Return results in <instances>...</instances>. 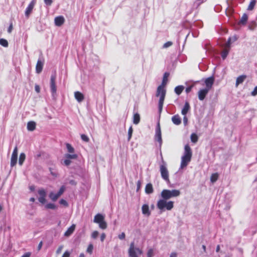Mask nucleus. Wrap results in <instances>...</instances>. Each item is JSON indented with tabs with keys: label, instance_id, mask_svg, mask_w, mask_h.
<instances>
[{
	"label": "nucleus",
	"instance_id": "a211bd4d",
	"mask_svg": "<svg viewBox=\"0 0 257 257\" xmlns=\"http://www.w3.org/2000/svg\"><path fill=\"white\" fill-rule=\"evenodd\" d=\"M155 140L157 142H159L160 144H162V140L161 136V132L160 127H159L158 129L157 130L155 135Z\"/></svg>",
	"mask_w": 257,
	"mask_h": 257
},
{
	"label": "nucleus",
	"instance_id": "58836bf2",
	"mask_svg": "<svg viewBox=\"0 0 257 257\" xmlns=\"http://www.w3.org/2000/svg\"><path fill=\"white\" fill-rule=\"evenodd\" d=\"M133 132V129L132 126L130 127L128 130V141H130L132 138Z\"/></svg>",
	"mask_w": 257,
	"mask_h": 257
},
{
	"label": "nucleus",
	"instance_id": "bf43d9fd",
	"mask_svg": "<svg viewBox=\"0 0 257 257\" xmlns=\"http://www.w3.org/2000/svg\"><path fill=\"white\" fill-rule=\"evenodd\" d=\"M192 86H190L189 87H187L186 88V93H189L191 91V89H192Z\"/></svg>",
	"mask_w": 257,
	"mask_h": 257
},
{
	"label": "nucleus",
	"instance_id": "bb28decb",
	"mask_svg": "<svg viewBox=\"0 0 257 257\" xmlns=\"http://www.w3.org/2000/svg\"><path fill=\"white\" fill-rule=\"evenodd\" d=\"M17 159H18L17 156H15V155H12L11 159V167H14L16 165L17 162Z\"/></svg>",
	"mask_w": 257,
	"mask_h": 257
},
{
	"label": "nucleus",
	"instance_id": "20e7f679",
	"mask_svg": "<svg viewBox=\"0 0 257 257\" xmlns=\"http://www.w3.org/2000/svg\"><path fill=\"white\" fill-rule=\"evenodd\" d=\"M180 195V191L178 190L164 189L161 192V197L164 200H168L172 197H177Z\"/></svg>",
	"mask_w": 257,
	"mask_h": 257
},
{
	"label": "nucleus",
	"instance_id": "e433bc0d",
	"mask_svg": "<svg viewBox=\"0 0 257 257\" xmlns=\"http://www.w3.org/2000/svg\"><path fill=\"white\" fill-rule=\"evenodd\" d=\"M0 44L5 47L8 46V42L7 40L4 39H0Z\"/></svg>",
	"mask_w": 257,
	"mask_h": 257
},
{
	"label": "nucleus",
	"instance_id": "49530a36",
	"mask_svg": "<svg viewBox=\"0 0 257 257\" xmlns=\"http://www.w3.org/2000/svg\"><path fill=\"white\" fill-rule=\"evenodd\" d=\"M173 44L172 42H170V41H168L166 43H165L164 44V46H163V47L164 48H168L171 46H172V45Z\"/></svg>",
	"mask_w": 257,
	"mask_h": 257
},
{
	"label": "nucleus",
	"instance_id": "ea45409f",
	"mask_svg": "<svg viewBox=\"0 0 257 257\" xmlns=\"http://www.w3.org/2000/svg\"><path fill=\"white\" fill-rule=\"evenodd\" d=\"M81 138L85 142L87 143L89 141V138L86 135H85L84 134H82L81 135Z\"/></svg>",
	"mask_w": 257,
	"mask_h": 257
},
{
	"label": "nucleus",
	"instance_id": "f257e3e1",
	"mask_svg": "<svg viewBox=\"0 0 257 257\" xmlns=\"http://www.w3.org/2000/svg\"><path fill=\"white\" fill-rule=\"evenodd\" d=\"M170 74L168 72H165L164 74L162 84L159 85L157 90L156 96L160 97L158 104L159 113H161L163 107L164 101L166 96V90L164 87L167 83L168 78Z\"/></svg>",
	"mask_w": 257,
	"mask_h": 257
},
{
	"label": "nucleus",
	"instance_id": "052dcab7",
	"mask_svg": "<svg viewBox=\"0 0 257 257\" xmlns=\"http://www.w3.org/2000/svg\"><path fill=\"white\" fill-rule=\"evenodd\" d=\"M35 88V90L37 92H38V93L40 92V87L39 85H36Z\"/></svg>",
	"mask_w": 257,
	"mask_h": 257
},
{
	"label": "nucleus",
	"instance_id": "5701e85b",
	"mask_svg": "<svg viewBox=\"0 0 257 257\" xmlns=\"http://www.w3.org/2000/svg\"><path fill=\"white\" fill-rule=\"evenodd\" d=\"M36 123L31 121L28 122L27 129L29 131H33L36 129Z\"/></svg>",
	"mask_w": 257,
	"mask_h": 257
},
{
	"label": "nucleus",
	"instance_id": "2f4dec72",
	"mask_svg": "<svg viewBox=\"0 0 257 257\" xmlns=\"http://www.w3.org/2000/svg\"><path fill=\"white\" fill-rule=\"evenodd\" d=\"M190 138L191 142L193 143H196L198 140V137L197 135L195 133H193L191 134Z\"/></svg>",
	"mask_w": 257,
	"mask_h": 257
},
{
	"label": "nucleus",
	"instance_id": "393cba45",
	"mask_svg": "<svg viewBox=\"0 0 257 257\" xmlns=\"http://www.w3.org/2000/svg\"><path fill=\"white\" fill-rule=\"evenodd\" d=\"M184 89V87L183 85H179L175 87V92L177 95H180Z\"/></svg>",
	"mask_w": 257,
	"mask_h": 257
},
{
	"label": "nucleus",
	"instance_id": "4c0bfd02",
	"mask_svg": "<svg viewBox=\"0 0 257 257\" xmlns=\"http://www.w3.org/2000/svg\"><path fill=\"white\" fill-rule=\"evenodd\" d=\"M93 249V246L92 244H89L88 246V247L87 248V252L89 253V254H92V251Z\"/></svg>",
	"mask_w": 257,
	"mask_h": 257
},
{
	"label": "nucleus",
	"instance_id": "0e129e2a",
	"mask_svg": "<svg viewBox=\"0 0 257 257\" xmlns=\"http://www.w3.org/2000/svg\"><path fill=\"white\" fill-rule=\"evenodd\" d=\"M49 170H50V173H51V175H53V176H55V177H57V174L56 173H54V172H52V168H50L49 169Z\"/></svg>",
	"mask_w": 257,
	"mask_h": 257
},
{
	"label": "nucleus",
	"instance_id": "6e6d98bb",
	"mask_svg": "<svg viewBox=\"0 0 257 257\" xmlns=\"http://www.w3.org/2000/svg\"><path fill=\"white\" fill-rule=\"evenodd\" d=\"M31 255V252H27L25 253L21 257H30Z\"/></svg>",
	"mask_w": 257,
	"mask_h": 257
},
{
	"label": "nucleus",
	"instance_id": "5fc2aeb1",
	"mask_svg": "<svg viewBox=\"0 0 257 257\" xmlns=\"http://www.w3.org/2000/svg\"><path fill=\"white\" fill-rule=\"evenodd\" d=\"M12 155L17 156H18V148L16 147L14 149V151L12 153Z\"/></svg>",
	"mask_w": 257,
	"mask_h": 257
},
{
	"label": "nucleus",
	"instance_id": "3c124183",
	"mask_svg": "<svg viewBox=\"0 0 257 257\" xmlns=\"http://www.w3.org/2000/svg\"><path fill=\"white\" fill-rule=\"evenodd\" d=\"M13 24L11 23V24L10 25V26L8 29V32L9 33H11L13 30Z\"/></svg>",
	"mask_w": 257,
	"mask_h": 257
},
{
	"label": "nucleus",
	"instance_id": "412c9836",
	"mask_svg": "<svg viewBox=\"0 0 257 257\" xmlns=\"http://www.w3.org/2000/svg\"><path fill=\"white\" fill-rule=\"evenodd\" d=\"M190 108L188 102H186L183 108L182 109L181 113L183 115H186Z\"/></svg>",
	"mask_w": 257,
	"mask_h": 257
},
{
	"label": "nucleus",
	"instance_id": "c9c22d12",
	"mask_svg": "<svg viewBox=\"0 0 257 257\" xmlns=\"http://www.w3.org/2000/svg\"><path fill=\"white\" fill-rule=\"evenodd\" d=\"M66 146L67 151L69 153H74V149L70 144L67 143V144H66Z\"/></svg>",
	"mask_w": 257,
	"mask_h": 257
},
{
	"label": "nucleus",
	"instance_id": "ddd939ff",
	"mask_svg": "<svg viewBox=\"0 0 257 257\" xmlns=\"http://www.w3.org/2000/svg\"><path fill=\"white\" fill-rule=\"evenodd\" d=\"M65 22V19L63 16H58L55 18V24L57 26H62Z\"/></svg>",
	"mask_w": 257,
	"mask_h": 257
},
{
	"label": "nucleus",
	"instance_id": "09e8293b",
	"mask_svg": "<svg viewBox=\"0 0 257 257\" xmlns=\"http://www.w3.org/2000/svg\"><path fill=\"white\" fill-rule=\"evenodd\" d=\"M63 248V245H60V246H59V247L58 248V249L56 250V253L57 254H60L61 252V251H62Z\"/></svg>",
	"mask_w": 257,
	"mask_h": 257
},
{
	"label": "nucleus",
	"instance_id": "4468645a",
	"mask_svg": "<svg viewBox=\"0 0 257 257\" xmlns=\"http://www.w3.org/2000/svg\"><path fill=\"white\" fill-rule=\"evenodd\" d=\"M43 62L41 61L40 60H38L36 66V71L37 73L39 74L42 72L43 68Z\"/></svg>",
	"mask_w": 257,
	"mask_h": 257
},
{
	"label": "nucleus",
	"instance_id": "2eb2a0df",
	"mask_svg": "<svg viewBox=\"0 0 257 257\" xmlns=\"http://www.w3.org/2000/svg\"><path fill=\"white\" fill-rule=\"evenodd\" d=\"M172 121L174 124L179 125L181 123V118L178 114L174 115L172 117Z\"/></svg>",
	"mask_w": 257,
	"mask_h": 257
},
{
	"label": "nucleus",
	"instance_id": "f03ea898",
	"mask_svg": "<svg viewBox=\"0 0 257 257\" xmlns=\"http://www.w3.org/2000/svg\"><path fill=\"white\" fill-rule=\"evenodd\" d=\"M184 150V155L182 156L181 159V167L182 168L187 166L191 161L192 155L191 149L188 144L185 146Z\"/></svg>",
	"mask_w": 257,
	"mask_h": 257
},
{
	"label": "nucleus",
	"instance_id": "c03bdc74",
	"mask_svg": "<svg viewBox=\"0 0 257 257\" xmlns=\"http://www.w3.org/2000/svg\"><path fill=\"white\" fill-rule=\"evenodd\" d=\"M154 254V250L153 249L151 248L149 249L147 252V257H153Z\"/></svg>",
	"mask_w": 257,
	"mask_h": 257
},
{
	"label": "nucleus",
	"instance_id": "79ce46f5",
	"mask_svg": "<svg viewBox=\"0 0 257 257\" xmlns=\"http://www.w3.org/2000/svg\"><path fill=\"white\" fill-rule=\"evenodd\" d=\"M65 188L64 186H62L60 188L58 192L57 193L58 196H60L64 192Z\"/></svg>",
	"mask_w": 257,
	"mask_h": 257
},
{
	"label": "nucleus",
	"instance_id": "4be33fe9",
	"mask_svg": "<svg viewBox=\"0 0 257 257\" xmlns=\"http://www.w3.org/2000/svg\"><path fill=\"white\" fill-rule=\"evenodd\" d=\"M246 78V76L245 75H242L238 76L236 80V83H235L236 86L237 87L239 84L242 83L244 81V80H245V79Z\"/></svg>",
	"mask_w": 257,
	"mask_h": 257
},
{
	"label": "nucleus",
	"instance_id": "603ef678",
	"mask_svg": "<svg viewBox=\"0 0 257 257\" xmlns=\"http://www.w3.org/2000/svg\"><path fill=\"white\" fill-rule=\"evenodd\" d=\"M70 253L68 251H66L63 253L62 257H70Z\"/></svg>",
	"mask_w": 257,
	"mask_h": 257
},
{
	"label": "nucleus",
	"instance_id": "9d476101",
	"mask_svg": "<svg viewBox=\"0 0 257 257\" xmlns=\"http://www.w3.org/2000/svg\"><path fill=\"white\" fill-rule=\"evenodd\" d=\"M36 1L33 0L29 4L25 11V15L27 18H29L30 14L32 13Z\"/></svg>",
	"mask_w": 257,
	"mask_h": 257
},
{
	"label": "nucleus",
	"instance_id": "680f3d73",
	"mask_svg": "<svg viewBox=\"0 0 257 257\" xmlns=\"http://www.w3.org/2000/svg\"><path fill=\"white\" fill-rule=\"evenodd\" d=\"M230 44L227 43V42L224 45V49H228L230 50Z\"/></svg>",
	"mask_w": 257,
	"mask_h": 257
},
{
	"label": "nucleus",
	"instance_id": "cd10ccee",
	"mask_svg": "<svg viewBox=\"0 0 257 257\" xmlns=\"http://www.w3.org/2000/svg\"><path fill=\"white\" fill-rule=\"evenodd\" d=\"M26 159V155L25 153H22L20 154L19 159V164L20 165L22 166L24 162L25 161Z\"/></svg>",
	"mask_w": 257,
	"mask_h": 257
},
{
	"label": "nucleus",
	"instance_id": "39448f33",
	"mask_svg": "<svg viewBox=\"0 0 257 257\" xmlns=\"http://www.w3.org/2000/svg\"><path fill=\"white\" fill-rule=\"evenodd\" d=\"M94 222L98 224L99 228L105 229L107 227V224L104 220V216L100 213L97 214L94 218Z\"/></svg>",
	"mask_w": 257,
	"mask_h": 257
},
{
	"label": "nucleus",
	"instance_id": "9b49d317",
	"mask_svg": "<svg viewBox=\"0 0 257 257\" xmlns=\"http://www.w3.org/2000/svg\"><path fill=\"white\" fill-rule=\"evenodd\" d=\"M209 91V90L206 88L200 89L198 92L199 99L200 100H203L206 95L208 94Z\"/></svg>",
	"mask_w": 257,
	"mask_h": 257
},
{
	"label": "nucleus",
	"instance_id": "864d4df0",
	"mask_svg": "<svg viewBox=\"0 0 257 257\" xmlns=\"http://www.w3.org/2000/svg\"><path fill=\"white\" fill-rule=\"evenodd\" d=\"M125 236V233L124 232H122L121 234L118 235V238L120 239H124Z\"/></svg>",
	"mask_w": 257,
	"mask_h": 257
},
{
	"label": "nucleus",
	"instance_id": "4d7b16f0",
	"mask_svg": "<svg viewBox=\"0 0 257 257\" xmlns=\"http://www.w3.org/2000/svg\"><path fill=\"white\" fill-rule=\"evenodd\" d=\"M106 237V234L104 233H102L100 235V240L102 242L104 241Z\"/></svg>",
	"mask_w": 257,
	"mask_h": 257
},
{
	"label": "nucleus",
	"instance_id": "a878e982",
	"mask_svg": "<svg viewBox=\"0 0 257 257\" xmlns=\"http://www.w3.org/2000/svg\"><path fill=\"white\" fill-rule=\"evenodd\" d=\"M140 114L138 113L134 114L133 116V122L135 124H137L140 122Z\"/></svg>",
	"mask_w": 257,
	"mask_h": 257
},
{
	"label": "nucleus",
	"instance_id": "dca6fc26",
	"mask_svg": "<svg viewBox=\"0 0 257 257\" xmlns=\"http://www.w3.org/2000/svg\"><path fill=\"white\" fill-rule=\"evenodd\" d=\"M75 99L79 102L82 101L84 99V95L79 91H76L74 93Z\"/></svg>",
	"mask_w": 257,
	"mask_h": 257
},
{
	"label": "nucleus",
	"instance_id": "e2e57ef3",
	"mask_svg": "<svg viewBox=\"0 0 257 257\" xmlns=\"http://www.w3.org/2000/svg\"><path fill=\"white\" fill-rule=\"evenodd\" d=\"M42 245H43V242H42V241H41L40 242V243H39L38 246V250H40L41 249Z\"/></svg>",
	"mask_w": 257,
	"mask_h": 257
},
{
	"label": "nucleus",
	"instance_id": "338daca9",
	"mask_svg": "<svg viewBox=\"0 0 257 257\" xmlns=\"http://www.w3.org/2000/svg\"><path fill=\"white\" fill-rule=\"evenodd\" d=\"M170 257H177V253L176 252H172Z\"/></svg>",
	"mask_w": 257,
	"mask_h": 257
},
{
	"label": "nucleus",
	"instance_id": "6ab92c4d",
	"mask_svg": "<svg viewBox=\"0 0 257 257\" xmlns=\"http://www.w3.org/2000/svg\"><path fill=\"white\" fill-rule=\"evenodd\" d=\"M154 192L153 185L151 183H148L145 187V192L146 194H150Z\"/></svg>",
	"mask_w": 257,
	"mask_h": 257
},
{
	"label": "nucleus",
	"instance_id": "6e6552de",
	"mask_svg": "<svg viewBox=\"0 0 257 257\" xmlns=\"http://www.w3.org/2000/svg\"><path fill=\"white\" fill-rule=\"evenodd\" d=\"M56 80V75H52L51 77L50 80V88L52 92V96L53 97H55L56 95L57 92V88L55 83Z\"/></svg>",
	"mask_w": 257,
	"mask_h": 257
},
{
	"label": "nucleus",
	"instance_id": "72a5a7b5",
	"mask_svg": "<svg viewBox=\"0 0 257 257\" xmlns=\"http://www.w3.org/2000/svg\"><path fill=\"white\" fill-rule=\"evenodd\" d=\"M255 1L251 0V2H250L249 6H248L247 10L249 11L252 10L255 5Z\"/></svg>",
	"mask_w": 257,
	"mask_h": 257
},
{
	"label": "nucleus",
	"instance_id": "0eeeda50",
	"mask_svg": "<svg viewBox=\"0 0 257 257\" xmlns=\"http://www.w3.org/2000/svg\"><path fill=\"white\" fill-rule=\"evenodd\" d=\"M160 171L162 178L166 181H169V171L165 165L160 166Z\"/></svg>",
	"mask_w": 257,
	"mask_h": 257
},
{
	"label": "nucleus",
	"instance_id": "a18cd8bd",
	"mask_svg": "<svg viewBox=\"0 0 257 257\" xmlns=\"http://www.w3.org/2000/svg\"><path fill=\"white\" fill-rule=\"evenodd\" d=\"M59 203L60 204L64 205L65 206H67L68 205L67 201L63 199H62L60 200Z\"/></svg>",
	"mask_w": 257,
	"mask_h": 257
},
{
	"label": "nucleus",
	"instance_id": "8fccbe9b",
	"mask_svg": "<svg viewBox=\"0 0 257 257\" xmlns=\"http://www.w3.org/2000/svg\"><path fill=\"white\" fill-rule=\"evenodd\" d=\"M251 95L252 96L257 95V86L254 87L253 90L251 92Z\"/></svg>",
	"mask_w": 257,
	"mask_h": 257
},
{
	"label": "nucleus",
	"instance_id": "473e14b6",
	"mask_svg": "<svg viewBox=\"0 0 257 257\" xmlns=\"http://www.w3.org/2000/svg\"><path fill=\"white\" fill-rule=\"evenodd\" d=\"M65 157L68 159H76L77 158L78 156L77 154H66L65 155Z\"/></svg>",
	"mask_w": 257,
	"mask_h": 257
},
{
	"label": "nucleus",
	"instance_id": "7ed1b4c3",
	"mask_svg": "<svg viewBox=\"0 0 257 257\" xmlns=\"http://www.w3.org/2000/svg\"><path fill=\"white\" fill-rule=\"evenodd\" d=\"M167 200L164 199L158 200L157 206L161 211H165L166 208L168 210H171L174 207V202L172 201L167 202Z\"/></svg>",
	"mask_w": 257,
	"mask_h": 257
},
{
	"label": "nucleus",
	"instance_id": "aec40b11",
	"mask_svg": "<svg viewBox=\"0 0 257 257\" xmlns=\"http://www.w3.org/2000/svg\"><path fill=\"white\" fill-rule=\"evenodd\" d=\"M142 213L143 214L147 215L148 216H150L151 214V212L149 210V207L148 205L144 204L142 206Z\"/></svg>",
	"mask_w": 257,
	"mask_h": 257
},
{
	"label": "nucleus",
	"instance_id": "13d9d810",
	"mask_svg": "<svg viewBox=\"0 0 257 257\" xmlns=\"http://www.w3.org/2000/svg\"><path fill=\"white\" fill-rule=\"evenodd\" d=\"M45 3L48 6L51 5L52 4V0H44Z\"/></svg>",
	"mask_w": 257,
	"mask_h": 257
},
{
	"label": "nucleus",
	"instance_id": "b1692460",
	"mask_svg": "<svg viewBox=\"0 0 257 257\" xmlns=\"http://www.w3.org/2000/svg\"><path fill=\"white\" fill-rule=\"evenodd\" d=\"M248 19V16L246 14H244L241 17L239 22V24L244 25L246 24L247 21Z\"/></svg>",
	"mask_w": 257,
	"mask_h": 257
},
{
	"label": "nucleus",
	"instance_id": "7c9ffc66",
	"mask_svg": "<svg viewBox=\"0 0 257 257\" xmlns=\"http://www.w3.org/2000/svg\"><path fill=\"white\" fill-rule=\"evenodd\" d=\"M229 50L228 49H224L221 53V56L222 58L224 60L227 56Z\"/></svg>",
	"mask_w": 257,
	"mask_h": 257
},
{
	"label": "nucleus",
	"instance_id": "774afa93",
	"mask_svg": "<svg viewBox=\"0 0 257 257\" xmlns=\"http://www.w3.org/2000/svg\"><path fill=\"white\" fill-rule=\"evenodd\" d=\"M70 184L75 185L76 183L74 180H71L70 181Z\"/></svg>",
	"mask_w": 257,
	"mask_h": 257
},
{
	"label": "nucleus",
	"instance_id": "f8f14e48",
	"mask_svg": "<svg viewBox=\"0 0 257 257\" xmlns=\"http://www.w3.org/2000/svg\"><path fill=\"white\" fill-rule=\"evenodd\" d=\"M214 78L213 77H210L207 78L205 80V83L206 85V87L205 88L210 89L212 88V86L214 83Z\"/></svg>",
	"mask_w": 257,
	"mask_h": 257
},
{
	"label": "nucleus",
	"instance_id": "69168bd1",
	"mask_svg": "<svg viewBox=\"0 0 257 257\" xmlns=\"http://www.w3.org/2000/svg\"><path fill=\"white\" fill-rule=\"evenodd\" d=\"M183 121H184V123H185V124H186L187 122L188 119H187V117L185 115H184V117H183Z\"/></svg>",
	"mask_w": 257,
	"mask_h": 257
},
{
	"label": "nucleus",
	"instance_id": "423d86ee",
	"mask_svg": "<svg viewBox=\"0 0 257 257\" xmlns=\"http://www.w3.org/2000/svg\"><path fill=\"white\" fill-rule=\"evenodd\" d=\"M128 252L130 257H138L142 254V250L136 247L134 242L131 243Z\"/></svg>",
	"mask_w": 257,
	"mask_h": 257
},
{
	"label": "nucleus",
	"instance_id": "f3484780",
	"mask_svg": "<svg viewBox=\"0 0 257 257\" xmlns=\"http://www.w3.org/2000/svg\"><path fill=\"white\" fill-rule=\"evenodd\" d=\"M75 229V225L72 224L65 231V232L64 233V235L67 237L69 236L71 234H72L73 233Z\"/></svg>",
	"mask_w": 257,
	"mask_h": 257
},
{
	"label": "nucleus",
	"instance_id": "1a4fd4ad",
	"mask_svg": "<svg viewBox=\"0 0 257 257\" xmlns=\"http://www.w3.org/2000/svg\"><path fill=\"white\" fill-rule=\"evenodd\" d=\"M38 193L40 195V197L38 198L39 201L42 204L45 203L46 200V192L44 189H41L38 190Z\"/></svg>",
	"mask_w": 257,
	"mask_h": 257
},
{
	"label": "nucleus",
	"instance_id": "a19ab883",
	"mask_svg": "<svg viewBox=\"0 0 257 257\" xmlns=\"http://www.w3.org/2000/svg\"><path fill=\"white\" fill-rule=\"evenodd\" d=\"M255 27H256V24L254 22H252L248 25V28L250 30H254Z\"/></svg>",
	"mask_w": 257,
	"mask_h": 257
},
{
	"label": "nucleus",
	"instance_id": "f704fd0d",
	"mask_svg": "<svg viewBox=\"0 0 257 257\" xmlns=\"http://www.w3.org/2000/svg\"><path fill=\"white\" fill-rule=\"evenodd\" d=\"M45 208L47 209H55L57 207L54 204L48 203L45 205Z\"/></svg>",
	"mask_w": 257,
	"mask_h": 257
},
{
	"label": "nucleus",
	"instance_id": "c756f323",
	"mask_svg": "<svg viewBox=\"0 0 257 257\" xmlns=\"http://www.w3.org/2000/svg\"><path fill=\"white\" fill-rule=\"evenodd\" d=\"M219 175L217 173H213L211 175L210 181L212 183L215 182L218 179Z\"/></svg>",
	"mask_w": 257,
	"mask_h": 257
},
{
	"label": "nucleus",
	"instance_id": "de8ad7c7",
	"mask_svg": "<svg viewBox=\"0 0 257 257\" xmlns=\"http://www.w3.org/2000/svg\"><path fill=\"white\" fill-rule=\"evenodd\" d=\"M71 163V161L69 160V159H68L66 158V159H65L64 161V164L66 166H69Z\"/></svg>",
	"mask_w": 257,
	"mask_h": 257
},
{
	"label": "nucleus",
	"instance_id": "c85d7f7f",
	"mask_svg": "<svg viewBox=\"0 0 257 257\" xmlns=\"http://www.w3.org/2000/svg\"><path fill=\"white\" fill-rule=\"evenodd\" d=\"M49 196L53 201H56L60 197L59 196H58L57 193L55 194L53 192H51L49 194Z\"/></svg>",
	"mask_w": 257,
	"mask_h": 257
},
{
	"label": "nucleus",
	"instance_id": "37998d69",
	"mask_svg": "<svg viewBox=\"0 0 257 257\" xmlns=\"http://www.w3.org/2000/svg\"><path fill=\"white\" fill-rule=\"evenodd\" d=\"M99 234V233L97 231L95 230L92 232L91 234V237L95 239L97 237L98 235Z\"/></svg>",
	"mask_w": 257,
	"mask_h": 257
}]
</instances>
